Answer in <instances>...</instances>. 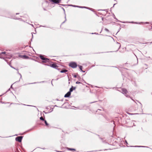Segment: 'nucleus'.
<instances>
[{"mask_svg": "<svg viewBox=\"0 0 152 152\" xmlns=\"http://www.w3.org/2000/svg\"><path fill=\"white\" fill-rule=\"evenodd\" d=\"M69 66H70L71 67L73 68H74L77 67V64L75 62H72L70 63L69 64Z\"/></svg>", "mask_w": 152, "mask_h": 152, "instance_id": "obj_1", "label": "nucleus"}, {"mask_svg": "<svg viewBox=\"0 0 152 152\" xmlns=\"http://www.w3.org/2000/svg\"><path fill=\"white\" fill-rule=\"evenodd\" d=\"M7 58V56L5 52L1 53V58L4 59Z\"/></svg>", "mask_w": 152, "mask_h": 152, "instance_id": "obj_2", "label": "nucleus"}, {"mask_svg": "<svg viewBox=\"0 0 152 152\" xmlns=\"http://www.w3.org/2000/svg\"><path fill=\"white\" fill-rule=\"evenodd\" d=\"M22 138L23 136H19L16 138L15 140L17 141L20 142L21 141Z\"/></svg>", "mask_w": 152, "mask_h": 152, "instance_id": "obj_3", "label": "nucleus"}, {"mask_svg": "<svg viewBox=\"0 0 152 152\" xmlns=\"http://www.w3.org/2000/svg\"><path fill=\"white\" fill-rule=\"evenodd\" d=\"M40 58L41 59L45 61V62L48 61L49 60V59L48 58H45L43 56L41 55L40 56Z\"/></svg>", "mask_w": 152, "mask_h": 152, "instance_id": "obj_4", "label": "nucleus"}, {"mask_svg": "<svg viewBox=\"0 0 152 152\" xmlns=\"http://www.w3.org/2000/svg\"><path fill=\"white\" fill-rule=\"evenodd\" d=\"M122 93L124 94L126 96L128 92L127 90L125 88H122Z\"/></svg>", "mask_w": 152, "mask_h": 152, "instance_id": "obj_5", "label": "nucleus"}, {"mask_svg": "<svg viewBox=\"0 0 152 152\" xmlns=\"http://www.w3.org/2000/svg\"><path fill=\"white\" fill-rule=\"evenodd\" d=\"M49 1L56 4L59 3L60 1L59 0H49Z\"/></svg>", "mask_w": 152, "mask_h": 152, "instance_id": "obj_6", "label": "nucleus"}, {"mask_svg": "<svg viewBox=\"0 0 152 152\" xmlns=\"http://www.w3.org/2000/svg\"><path fill=\"white\" fill-rule=\"evenodd\" d=\"M71 95V92L69 91L66 94L64 95L65 97H69Z\"/></svg>", "mask_w": 152, "mask_h": 152, "instance_id": "obj_7", "label": "nucleus"}, {"mask_svg": "<svg viewBox=\"0 0 152 152\" xmlns=\"http://www.w3.org/2000/svg\"><path fill=\"white\" fill-rule=\"evenodd\" d=\"M51 66L54 68H56L58 66L56 64H53L51 65Z\"/></svg>", "mask_w": 152, "mask_h": 152, "instance_id": "obj_8", "label": "nucleus"}, {"mask_svg": "<svg viewBox=\"0 0 152 152\" xmlns=\"http://www.w3.org/2000/svg\"><path fill=\"white\" fill-rule=\"evenodd\" d=\"M75 89V87H73V86H72V87L70 88V89H69V91L70 92H71L73 91V90H74Z\"/></svg>", "mask_w": 152, "mask_h": 152, "instance_id": "obj_9", "label": "nucleus"}, {"mask_svg": "<svg viewBox=\"0 0 152 152\" xmlns=\"http://www.w3.org/2000/svg\"><path fill=\"white\" fill-rule=\"evenodd\" d=\"M67 72V70L66 69H64L60 71V72L61 73H65Z\"/></svg>", "mask_w": 152, "mask_h": 152, "instance_id": "obj_10", "label": "nucleus"}, {"mask_svg": "<svg viewBox=\"0 0 152 152\" xmlns=\"http://www.w3.org/2000/svg\"><path fill=\"white\" fill-rule=\"evenodd\" d=\"M22 56V58H23L25 59L27 58H28V56L26 55H23Z\"/></svg>", "mask_w": 152, "mask_h": 152, "instance_id": "obj_11", "label": "nucleus"}, {"mask_svg": "<svg viewBox=\"0 0 152 152\" xmlns=\"http://www.w3.org/2000/svg\"><path fill=\"white\" fill-rule=\"evenodd\" d=\"M79 68L80 69L81 71L82 72H84L85 71H83L82 70V66H79Z\"/></svg>", "mask_w": 152, "mask_h": 152, "instance_id": "obj_12", "label": "nucleus"}, {"mask_svg": "<svg viewBox=\"0 0 152 152\" xmlns=\"http://www.w3.org/2000/svg\"><path fill=\"white\" fill-rule=\"evenodd\" d=\"M68 150L70 151H75V149L73 148H68Z\"/></svg>", "mask_w": 152, "mask_h": 152, "instance_id": "obj_13", "label": "nucleus"}, {"mask_svg": "<svg viewBox=\"0 0 152 152\" xmlns=\"http://www.w3.org/2000/svg\"><path fill=\"white\" fill-rule=\"evenodd\" d=\"M45 125L47 126H48V124L47 123L46 121V120L45 121Z\"/></svg>", "mask_w": 152, "mask_h": 152, "instance_id": "obj_14", "label": "nucleus"}, {"mask_svg": "<svg viewBox=\"0 0 152 152\" xmlns=\"http://www.w3.org/2000/svg\"><path fill=\"white\" fill-rule=\"evenodd\" d=\"M40 120H43V121L44 120V118H43V117H40Z\"/></svg>", "mask_w": 152, "mask_h": 152, "instance_id": "obj_15", "label": "nucleus"}, {"mask_svg": "<svg viewBox=\"0 0 152 152\" xmlns=\"http://www.w3.org/2000/svg\"><path fill=\"white\" fill-rule=\"evenodd\" d=\"M76 83V84H80L81 83L78 81H77Z\"/></svg>", "mask_w": 152, "mask_h": 152, "instance_id": "obj_16", "label": "nucleus"}, {"mask_svg": "<svg viewBox=\"0 0 152 152\" xmlns=\"http://www.w3.org/2000/svg\"><path fill=\"white\" fill-rule=\"evenodd\" d=\"M105 31H107L108 32H109V30L108 29H107V28H105Z\"/></svg>", "mask_w": 152, "mask_h": 152, "instance_id": "obj_17", "label": "nucleus"}, {"mask_svg": "<svg viewBox=\"0 0 152 152\" xmlns=\"http://www.w3.org/2000/svg\"><path fill=\"white\" fill-rule=\"evenodd\" d=\"M80 7L81 8H86V7Z\"/></svg>", "mask_w": 152, "mask_h": 152, "instance_id": "obj_18", "label": "nucleus"}, {"mask_svg": "<svg viewBox=\"0 0 152 152\" xmlns=\"http://www.w3.org/2000/svg\"><path fill=\"white\" fill-rule=\"evenodd\" d=\"M74 77H75V78H76L77 77V76L76 75H75L74 76Z\"/></svg>", "mask_w": 152, "mask_h": 152, "instance_id": "obj_19", "label": "nucleus"}, {"mask_svg": "<svg viewBox=\"0 0 152 152\" xmlns=\"http://www.w3.org/2000/svg\"><path fill=\"white\" fill-rule=\"evenodd\" d=\"M128 114H131V113H128ZM131 114H133V113H132ZM134 114H138V113H134Z\"/></svg>", "mask_w": 152, "mask_h": 152, "instance_id": "obj_20", "label": "nucleus"}, {"mask_svg": "<svg viewBox=\"0 0 152 152\" xmlns=\"http://www.w3.org/2000/svg\"><path fill=\"white\" fill-rule=\"evenodd\" d=\"M58 152H59V151H58ZM60 152H61V151H60Z\"/></svg>", "mask_w": 152, "mask_h": 152, "instance_id": "obj_21", "label": "nucleus"}, {"mask_svg": "<svg viewBox=\"0 0 152 152\" xmlns=\"http://www.w3.org/2000/svg\"><path fill=\"white\" fill-rule=\"evenodd\" d=\"M151 28H152V26H151Z\"/></svg>", "mask_w": 152, "mask_h": 152, "instance_id": "obj_22", "label": "nucleus"}]
</instances>
